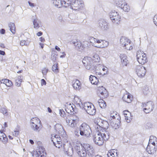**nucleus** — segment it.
Segmentation results:
<instances>
[{
  "instance_id": "obj_1",
  "label": "nucleus",
  "mask_w": 157,
  "mask_h": 157,
  "mask_svg": "<svg viewBox=\"0 0 157 157\" xmlns=\"http://www.w3.org/2000/svg\"><path fill=\"white\" fill-rule=\"evenodd\" d=\"M96 124L95 128L97 131L103 132L106 134H108L107 129L108 128L109 124L108 122L100 118L96 119L95 120Z\"/></svg>"
},
{
  "instance_id": "obj_2",
  "label": "nucleus",
  "mask_w": 157,
  "mask_h": 157,
  "mask_svg": "<svg viewBox=\"0 0 157 157\" xmlns=\"http://www.w3.org/2000/svg\"><path fill=\"white\" fill-rule=\"evenodd\" d=\"M93 136V140L95 144L99 146L102 145L109 138L108 134H106L99 131Z\"/></svg>"
},
{
  "instance_id": "obj_3",
  "label": "nucleus",
  "mask_w": 157,
  "mask_h": 157,
  "mask_svg": "<svg viewBox=\"0 0 157 157\" xmlns=\"http://www.w3.org/2000/svg\"><path fill=\"white\" fill-rule=\"evenodd\" d=\"M90 40L92 46L98 48H105L109 45V42L104 40L92 38Z\"/></svg>"
},
{
  "instance_id": "obj_4",
  "label": "nucleus",
  "mask_w": 157,
  "mask_h": 157,
  "mask_svg": "<svg viewBox=\"0 0 157 157\" xmlns=\"http://www.w3.org/2000/svg\"><path fill=\"white\" fill-rule=\"evenodd\" d=\"M30 125L31 128L35 132H39L42 128L41 121L37 117H34L31 119Z\"/></svg>"
},
{
  "instance_id": "obj_5",
  "label": "nucleus",
  "mask_w": 157,
  "mask_h": 157,
  "mask_svg": "<svg viewBox=\"0 0 157 157\" xmlns=\"http://www.w3.org/2000/svg\"><path fill=\"white\" fill-rule=\"evenodd\" d=\"M80 134L86 137L90 136L92 131L89 126L85 123H83L79 127Z\"/></svg>"
},
{
  "instance_id": "obj_6",
  "label": "nucleus",
  "mask_w": 157,
  "mask_h": 157,
  "mask_svg": "<svg viewBox=\"0 0 157 157\" xmlns=\"http://www.w3.org/2000/svg\"><path fill=\"white\" fill-rule=\"evenodd\" d=\"M76 48L79 51H85L89 48L90 45L87 41L81 43L80 41H76L73 43Z\"/></svg>"
},
{
  "instance_id": "obj_7",
  "label": "nucleus",
  "mask_w": 157,
  "mask_h": 157,
  "mask_svg": "<svg viewBox=\"0 0 157 157\" xmlns=\"http://www.w3.org/2000/svg\"><path fill=\"white\" fill-rule=\"evenodd\" d=\"M67 124L70 126L75 127L78 123V117L75 116H68L66 119Z\"/></svg>"
},
{
  "instance_id": "obj_8",
  "label": "nucleus",
  "mask_w": 157,
  "mask_h": 157,
  "mask_svg": "<svg viewBox=\"0 0 157 157\" xmlns=\"http://www.w3.org/2000/svg\"><path fill=\"white\" fill-rule=\"evenodd\" d=\"M120 44L121 46L128 50H131L132 49V44L131 40L127 38L121 37L120 39Z\"/></svg>"
},
{
  "instance_id": "obj_9",
  "label": "nucleus",
  "mask_w": 157,
  "mask_h": 157,
  "mask_svg": "<svg viewBox=\"0 0 157 157\" xmlns=\"http://www.w3.org/2000/svg\"><path fill=\"white\" fill-rule=\"evenodd\" d=\"M136 56L138 62L141 64H144L147 61L146 54L143 51H137Z\"/></svg>"
},
{
  "instance_id": "obj_10",
  "label": "nucleus",
  "mask_w": 157,
  "mask_h": 157,
  "mask_svg": "<svg viewBox=\"0 0 157 157\" xmlns=\"http://www.w3.org/2000/svg\"><path fill=\"white\" fill-rule=\"evenodd\" d=\"M83 108L87 113L90 115H94L96 113V109L94 105L90 102L84 103Z\"/></svg>"
},
{
  "instance_id": "obj_11",
  "label": "nucleus",
  "mask_w": 157,
  "mask_h": 157,
  "mask_svg": "<svg viewBox=\"0 0 157 157\" xmlns=\"http://www.w3.org/2000/svg\"><path fill=\"white\" fill-rule=\"evenodd\" d=\"M69 0H53V3L57 8L67 7L70 5Z\"/></svg>"
},
{
  "instance_id": "obj_12",
  "label": "nucleus",
  "mask_w": 157,
  "mask_h": 157,
  "mask_svg": "<svg viewBox=\"0 0 157 157\" xmlns=\"http://www.w3.org/2000/svg\"><path fill=\"white\" fill-rule=\"evenodd\" d=\"M136 74L140 78L144 77L146 74V70L145 67L142 65H137L135 68Z\"/></svg>"
},
{
  "instance_id": "obj_13",
  "label": "nucleus",
  "mask_w": 157,
  "mask_h": 157,
  "mask_svg": "<svg viewBox=\"0 0 157 157\" xmlns=\"http://www.w3.org/2000/svg\"><path fill=\"white\" fill-rule=\"evenodd\" d=\"M69 0V3L72 9L75 10H78L81 9L84 6V4L81 1L74 0L72 1Z\"/></svg>"
},
{
  "instance_id": "obj_14",
  "label": "nucleus",
  "mask_w": 157,
  "mask_h": 157,
  "mask_svg": "<svg viewBox=\"0 0 157 157\" xmlns=\"http://www.w3.org/2000/svg\"><path fill=\"white\" fill-rule=\"evenodd\" d=\"M51 140L56 147L59 148L62 146L61 139L58 135H52Z\"/></svg>"
},
{
  "instance_id": "obj_15",
  "label": "nucleus",
  "mask_w": 157,
  "mask_h": 157,
  "mask_svg": "<svg viewBox=\"0 0 157 157\" xmlns=\"http://www.w3.org/2000/svg\"><path fill=\"white\" fill-rule=\"evenodd\" d=\"M110 17L112 22L115 25L120 23V17L117 13L115 11H112L110 13Z\"/></svg>"
},
{
  "instance_id": "obj_16",
  "label": "nucleus",
  "mask_w": 157,
  "mask_h": 157,
  "mask_svg": "<svg viewBox=\"0 0 157 157\" xmlns=\"http://www.w3.org/2000/svg\"><path fill=\"white\" fill-rule=\"evenodd\" d=\"M82 62L86 69L91 70L92 67L93 60L91 58L86 56L83 59Z\"/></svg>"
},
{
  "instance_id": "obj_17",
  "label": "nucleus",
  "mask_w": 157,
  "mask_h": 157,
  "mask_svg": "<svg viewBox=\"0 0 157 157\" xmlns=\"http://www.w3.org/2000/svg\"><path fill=\"white\" fill-rule=\"evenodd\" d=\"M142 106L144 107V111L146 113H149L152 111L153 109V103L151 101L146 103H143Z\"/></svg>"
},
{
  "instance_id": "obj_18",
  "label": "nucleus",
  "mask_w": 157,
  "mask_h": 157,
  "mask_svg": "<svg viewBox=\"0 0 157 157\" xmlns=\"http://www.w3.org/2000/svg\"><path fill=\"white\" fill-rule=\"evenodd\" d=\"M75 149L78 155L80 157H86L87 153L84 147L81 145L79 144L75 147Z\"/></svg>"
},
{
  "instance_id": "obj_19",
  "label": "nucleus",
  "mask_w": 157,
  "mask_h": 157,
  "mask_svg": "<svg viewBox=\"0 0 157 157\" xmlns=\"http://www.w3.org/2000/svg\"><path fill=\"white\" fill-rule=\"evenodd\" d=\"M44 149L42 147H40L38 149L34 151L33 153V157H45L44 151Z\"/></svg>"
},
{
  "instance_id": "obj_20",
  "label": "nucleus",
  "mask_w": 157,
  "mask_h": 157,
  "mask_svg": "<svg viewBox=\"0 0 157 157\" xmlns=\"http://www.w3.org/2000/svg\"><path fill=\"white\" fill-rule=\"evenodd\" d=\"M98 24L99 27L102 31H106L109 29L107 23L104 20H99L98 21Z\"/></svg>"
},
{
  "instance_id": "obj_21",
  "label": "nucleus",
  "mask_w": 157,
  "mask_h": 157,
  "mask_svg": "<svg viewBox=\"0 0 157 157\" xmlns=\"http://www.w3.org/2000/svg\"><path fill=\"white\" fill-rule=\"evenodd\" d=\"M66 110L69 113H76L77 111L75 105L71 103L67 105Z\"/></svg>"
},
{
  "instance_id": "obj_22",
  "label": "nucleus",
  "mask_w": 157,
  "mask_h": 157,
  "mask_svg": "<svg viewBox=\"0 0 157 157\" xmlns=\"http://www.w3.org/2000/svg\"><path fill=\"white\" fill-rule=\"evenodd\" d=\"M72 86L75 90H79L81 88L82 84L79 80L75 79L73 81Z\"/></svg>"
},
{
  "instance_id": "obj_23",
  "label": "nucleus",
  "mask_w": 157,
  "mask_h": 157,
  "mask_svg": "<svg viewBox=\"0 0 157 157\" xmlns=\"http://www.w3.org/2000/svg\"><path fill=\"white\" fill-rule=\"evenodd\" d=\"M85 149L86 150V153L88 155H91L94 153V150L92 146L89 144L84 145Z\"/></svg>"
},
{
  "instance_id": "obj_24",
  "label": "nucleus",
  "mask_w": 157,
  "mask_h": 157,
  "mask_svg": "<svg viewBox=\"0 0 157 157\" xmlns=\"http://www.w3.org/2000/svg\"><path fill=\"white\" fill-rule=\"evenodd\" d=\"M73 102L77 107L80 108H82L83 107L82 102L81 99L78 96H75L74 97Z\"/></svg>"
},
{
  "instance_id": "obj_25",
  "label": "nucleus",
  "mask_w": 157,
  "mask_h": 157,
  "mask_svg": "<svg viewBox=\"0 0 157 157\" xmlns=\"http://www.w3.org/2000/svg\"><path fill=\"white\" fill-rule=\"evenodd\" d=\"M156 150V148L155 146L148 144L147 148L146 151L149 154H151L155 153Z\"/></svg>"
},
{
  "instance_id": "obj_26",
  "label": "nucleus",
  "mask_w": 157,
  "mask_h": 157,
  "mask_svg": "<svg viewBox=\"0 0 157 157\" xmlns=\"http://www.w3.org/2000/svg\"><path fill=\"white\" fill-rule=\"evenodd\" d=\"M99 95L100 97L103 98L107 97V93L105 88L103 87H101L99 88Z\"/></svg>"
},
{
  "instance_id": "obj_27",
  "label": "nucleus",
  "mask_w": 157,
  "mask_h": 157,
  "mask_svg": "<svg viewBox=\"0 0 157 157\" xmlns=\"http://www.w3.org/2000/svg\"><path fill=\"white\" fill-rule=\"evenodd\" d=\"M123 99L124 101L128 102H130L132 99V95L129 93L125 94L123 97Z\"/></svg>"
},
{
  "instance_id": "obj_28",
  "label": "nucleus",
  "mask_w": 157,
  "mask_h": 157,
  "mask_svg": "<svg viewBox=\"0 0 157 157\" xmlns=\"http://www.w3.org/2000/svg\"><path fill=\"white\" fill-rule=\"evenodd\" d=\"M3 83L5 84L7 86L11 87L13 85L12 81L7 79H3L0 80V84Z\"/></svg>"
},
{
  "instance_id": "obj_29",
  "label": "nucleus",
  "mask_w": 157,
  "mask_h": 157,
  "mask_svg": "<svg viewBox=\"0 0 157 157\" xmlns=\"http://www.w3.org/2000/svg\"><path fill=\"white\" fill-rule=\"evenodd\" d=\"M107 155V157H117V151L115 149L110 150Z\"/></svg>"
},
{
  "instance_id": "obj_30",
  "label": "nucleus",
  "mask_w": 157,
  "mask_h": 157,
  "mask_svg": "<svg viewBox=\"0 0 157 157\" xmlns=\"http://www.w3.org/2000/svg\"><path fill=\"white\" fill-rule=\"evenodd\" d=\"M123 113L127 122H130L131 120V116L130 113L128 111L125 110L124 111Z\"/></svg>"
},
{
  "instance_id": "obj_31",
  "label": "nucleus",
  "mask_w": 157,
  "mask_h": 157,
  "mask_svg": "<svg viewBox=\"0 0 157 157\" xmlns=\"http://www.w3.org/2000/svg\"><path fill=\"white\" fill-rule=\"evenodd\" d=\"M89 80L92 84L96 85H98V79L94 76L91 75L90 76Z\"/></svg>"
},
{
  "instance_id": "obj_32",
  "label": "nucleus",
  "mask_w": 157,
  "mask_h": 157,
  "mask_svg": "<svg viewBox=\"0 0 157 157\" xmlns=\"http://www.w3.org/2000/svg\"><path fill=\"white\" fill-rule=\"evenodd\" d=\"M121 62L123 66H126L129 63L128 60L127 59V56L124 55H123L121 56Z\"/></svg>"
},
{
  "instance_id": "obj_33",
  "label": "nucleus",
  "mask_w": 157,
  "mask_h": 157,
  "mask_svg": "<svg viewBox=\"0 0 157 157\" xmlns=\"http://www.w3.org/2000/svg\"><path fill=\"white\" fill-rule=\"evenodd\" d=\"M157 143V138L154 136H150L149 142L148 144L155 146V143Z\"/></svg>"
},
{
  "instance_id": "obj_34",
  "label": "nucleus",
  "mask_w": 157,
  "mask_h": 157,
  "mask_svg": "<svg viewBox=\"0 0 157 157\" xmlns=\"http://www.w3.org/2000/svg\"><path fill=\"white\" fill-rule=\"evenodd\" d=\"M120 7L126 12H128L130 10L129 6L125 2L122 3L121 6H120Z\"/></svg>"
},
{
  "instance_id": "obj_35",
  "label": "nucleus",
  "mask_w": 157,
  "mask_h": 157,
  "mask_svg": "<svg viewBox=\"0 0 157 157\" xmlns=\"http://www.w3.org/2000/svg\"><path fill=\"white\" fill-rule=\"evenodd\" d=\"M109 113L111 119H115L117 116V112L113 110H109Z\"/></svg>"
},
{
  "instance_id": "obj_36",
  "label": "nucleus",
  "mask_w": 157,
  "mask_h": 157,
  "mask_svg": "<svg viewBox=\"0 0 157 157\" xmlns=\"http://www.w3.org/2000/svg\"><path fill=\"white\" fill-rule=\"evenodd\" d=\"M64 152L69 156H71L73 154V148L71 147H69L67 150L65 149Z\"/></svg>"
},
{
  "instance_id": "obj_37",
  "label": "nucleus",
  "mask_w": 157,
  "mask_h": 157,
  "mask_svg": "<svg viewBox=\"0 0 157 157\" xmlns=\"http://www.w3.org/2000/svg\"><path fill=\"white\" fill-rule=\"evenodd\" d=\"M22 77L21 76H18L16 80L15 84L17 86H20L22 82Z\"/></svg>"
},
{
  "instance_id": "obj_38",
  "label": "nucleus",
  "mask_w": 157,
  "mask_h": 157,
  "mask_svg": "<svg viewBox=\"0 0 157 157\" xmlns=\"http://www.w3.org/2000/svg\"><path fill=\"white\" fill-rule=\"evenodd\" d=\"M9 27L11 32L13 34H15L16 32V28L15 24L13 23H10L9 24Z\"/></svg>"
},
{
  "instance_id": "obj_39",
  "label": "nucleus",
  "mask_w": 157,
  "mask_h": 157,
  "mask_svg": "<svg viewBox=\"0 0 157 157\" xmlns=\"http://www.w3.org/2000/svg\"><path fill=\"white\" fill-rule=\"evenodd\" d=\"M98 103L101 108H104L106 106L105 102L102 99H99Z\"/></svg>"
},
{
  "instance_id": "obj_40",
  "label": "nucleus",
  "mask_w": 157,
  "mask_h": 157,
  "mask_svg": "<svg viewBox=\"0 0 157 157\" xmlns=\"http://www.w3.org/2000/svg\"><path fill=\"white\" fill-rule=\"evenodd\" d=\"M55 128L57 133H59L60 132L63 130V127L61 124H56Z\"/></svg>"
},
{
  "instance_id": "obj_41",
  "label": "nucleus",
  "mask_w": 157,
  "mask_h": 157,
  "mask_svg": "<svg viewBox=\"0 0 157 157\" xmlns=\"http://www.w3.org/2000/svg\"><path fill=\"white\" fill-rule=\"evenodd\" d=\"M52 70L55 73H58L59 71L58 64L57 63H55L52 67Z\"/></svg>"
},
{
  "instance_id": "obj_42",
  "label": "nucleus",
  "mask_w": 157,
  "mask_h": 157,
  "mask_svg": "<svg viewBox=\"0 0 157 157\" xmlns=\"http://www.w3.org/2000/svg\"><path fill=\"white\" fill-rule=\"evenodd\" d=\"M93 60L95 62H99L100 60V58L97 54H95L93 57Z\"/></svg>"
},
{
  "instance_id": "obj_43",
  "label": "nucleus",
  "mask_w": 157,
  "mask_h": 157,
  "mask_svg": "<svg viewBox=\"0 0 157 157\" xmlns=\"http://www.w3.org/2000/svg\"><path fill=\"white\" fill-rule=\"evenodd\" d=\"M33 24L34 28L37 29L39 27V21L37 19H34L33 21Z\"/></svg>"
},
{
  "instance_id": "obj_44",
  "label": "nucleus",
  "mask_w": 157,
  "mask_h": 157,
  "mask_svg": "<svg viewBox=\"0 0 157 157\" xmlns=\"http://www.w3.org/2000/svg\"><path fill=\"white\" fill-rule=\"evenodd\" d=\"M2 138L0 140L4 144H6L8 141V139L7 137L6 136V135H5V136H2L1 138Z\"/></svg>"
},
{
  "instance_id": "obj_45",
  "label": "nucleus",
  "mask_w": 157,
  "mask_h": 157,
  "mask_svg": "<svg viewBox=\"0 0 157 157\" xmlns=\"http://www.w3.org/2000/svg\"><path fill=\"white\" fill-rule=\"evenodd\" d=\"M1 112L5 115H8V113H7V110L6 108L3 107L1 109Z\"/></svg>"
},
{
  "instance_id": "obj_46",
  "label": "nucleus",
  "mask_w": 157,
  "mask_h": 157,
  "mask_svg": "<svg viewBox=\"0 0 157 157\" xmlns=\"http://www.w3.org/2000/svg\"><path fill=\"white\" fill-rule=\"evenodd\" d=\"M48 69L46 68H43L42 70V72L43 76L46 75L48 72Z\"/></svg>"
},
{
  "instance_id": "obj_47",
  "label": "nucleus",
  "mask_w": 157,
  "mask_h": 157,
  "mask_svg": "<svg viewBox=\"0 0 157 157\" xmlns=\"http://www.w3.org/2000/svg\"><path fill=\"white\" fill-rule=\"evenodd\" d=\"M13 135L15 136H17L19 134V129L16 128L15 129L13 132H12Z\"/></svg>"
},
{
  "instance_id": "obj_48",
  "label": "nucleus",
  "mask_w": 157,
  "mask_h": 157,
  "mask_svg": "<svg viewBox=\"0 0 157 157\" xmlns=\"http://www.w3.org/2000/svg\"><path fill=\"white\" fill-rule=\"evenodd\" d=\"M59 114L62 117H65V113L62 109H59Z\"/></svg>"
},
{
  "instance_id": "obj_49",
  "label": "nucleus",
  "mask_w": 157,
  "mask_h": 157,
  "mask_svg": "<svg viewBox=\"0 0 157 157\" xmlns=\"http://www.w3.org/2000/svg\"><path fill=\"white\" fill-rule=\"evenodd\" d=\"M124 2L123 0H116L115 1L116 4L119 7Z\"/></svg>"
},
{
  "instance_id": "obj_50",
  "label": "nucleus",
  "mask_w": 157,
  "mask_h": 157,
  "mask_svg": "<svg viewBox=\"0 0 157 157\" xmlns=\"http://www.w3.org/2000/svg\"><path fill=\"white\" fill-rule=\"evenodd\" d=\"M57 55L55 54H53L52 55L51 59L54 62L55 61L57 58Z\"/></svg>"
},
{
  "instance_id": "obj_51",
  "label": "nucleus",
  "mask_w": 157,
  "mask_h": 157,
  "mask_svg": "<svg viewBox=\"0 0 157 157\" xmlns=\"http://www.w3.org/2000/svg\"><path fill=\"white\" fill-rule=\"evenodd\" d=\"M103 71H104V72L103 73V75H105L107 74L108 71V68L106 67H103L102 68Z\"/></svg>"
},
{
  "instance_id": "obj_52",
  "label": "nucleus",
  "mask_w": 157,
  "mask_h": 157,
  "mask_svg": "<svg viewBox=\"0 0 157 157\" xmlns=\"http://www.w3.org/2000/svg\"><path fill=\"white\" fill-rule=\"evenodd\" d=\"M153 21L155 24L157 26V15H156L154 16Z\"/></svg>"
},
{
  "instance_id": "obj_53",
  "label": "nucleus",
  "mask_w": 157,
  "mask_h": 157,
  "mask_svg": "<svg viewBox=\"0 0 157 157\" xmlns=\"http://www.w3.org/2000/svg\"><path fill=\"white\" fill-rule=\"evenodd\" d=\"M46 82L45 80L43 79H41V84L42 86L43 85H46Z\"/></svg>"
},
{
  "instance_id": "obj_54",
  "label": "nucleus",
  "mask_w": 157,
  "mask_h": 157,
  "mask_svg": "<svg viewBox=\"0 0 157 157\" xmlns=\"http://www.w3.org/2000/svg\"><path fill=\"white\" fill-rule=\"evenodd\" d=\"M20 44L21 46L26 45V41L25 40H22L20 41Z\"/></svg>"
},
{
  "instance_id": "obj_55",
  "label": "nucleus",
  "mask_w": 157,
  "mask_h": 157,
  "mask_svg": "<svg viewBox=\"0 0 157 157\" xmlns=\"http://www.w3.org/2000/svg\"><path fill=\"white\" fill-rule=\"evenodd\" d=\"M28 3L29 6H30L31 8H33L36 6L35 4L30 2H28Z\"/></svg>"
},
{
  "instance_id": "obj_56",
  "label": "nucleus",
  "mask_w": 157,
  "mask_h": 157,
  "mask_svg": "<svg viewBox=\"0 0 157 157\" xmlns=\"http://www.w3.org/2000/svg\"><path fill=\"white\" fill-rule=\"evenodd\" d=\"M148 87H145L144 89L143 90V92L145 94H147L148 93L149 91H148Z\"/></svg>"
},
{
  "instance_id": "obj_57",
  "label": "nucleus",
  "mask_w": 157,
  "mask_h": 157,
  "mask_svg": "<svg viewBox=\"0 0 157 157\" xmlns=\"http://www.w3.org/2000/svg\"><path fill=\"white\" fill-rule=\"evenodd\" d=\"M6 135L2 131H0V140L2 138V136H5Z\"/></svg>"
},
{
  "instance_id": "obj_58",
  "label": "nucleus",
  "mask_w": 157,
  "mask_h": 157,
  "mask_svg": "<svg viewBox=\"0 0 157 157\" xmlns=\"http://www.w3.org/2000/svg\"><path fill=\"white\" fill-rule=\"evenodd\" d=\"M62 55H61L60 56V58H63L64 57H65V56H66V54L65 53V52H63L62 53Z\"/></svg>"
},
{
  "instance_id": "obj_59",
  "label": "nucleus",
  "mask_w": 157,
  "mask_h": 157,
  "mask_svg": "<svg viewBox=\"0 0 157 157\" xmlns=\"http://www.w3.org/2000/svg\"><path fill=\"white\" fill-rule=\"evenodd\" d=\"M5 30L3 29H2L0 31V33L2 34H4L5 33Z\"/></svg>"
},
{
  "instance_id": "obj_60",
  "label": "nucleus",
  "mask_w": 157,
  "mask_h": 157,
  "mask_svg": "<svg viewBox=\"0 0 157 157\" xmlns=\"http://www.w3.org/2000/svg\"><path fill=\"white\" fill-rule=\"evenodd\" d=\"M39 40L41 42H44L45 41L44 39L42 37H40L39 38Z\"/></svg>"
},
{
  "instance_id": "obj_61",
  "label": "nucleus",
  "mask_w": 157,
  "mask_h": 157,
  "mask_svg": "<svg viewBox=\"0 0 157 157\" xmlns=\"http://www.w3.org/2000/svg\"><path fill=\"white\" fill-rule=\"evenodd\" d=\"M55 49L58 51H60L61 50L57 46H55Z\"/></svg>"
},
{
  "instance_id": "obj_62",
  "label": "nucleus",
  "mask_w": 157,
  "mask_h": 157,
  "mask_svg": "<svg viewBox=\"0 0 157 157\" xmlns=\"http://www.w3.org/2000/svg\"><path fill=\"white\" fill-rule=\"evenodd\" d=\"M5 54V52L3 51L0 50V54L2 55H4Z\"/></svg>"
},
{
  "instance_id": "obj_63",
  "label": "nucleus",
  "mask_w": 157,
  "mask_h": 157,
  "mask_svg": "<svg viewBox=\"0 0 157 157\" xmlns=\"http://www.w3.org/2000/svg\"><path fill=\"white\" fill-rule=\"evenodd\" d=\"M29 142L31 144H33L34 143L33 141L31 139L29 140Z\"/></svg>"
},
{
  "instance_id": "obj_64",
  "label": "nucleus",
  "mask_w": 157,
  "mask_h": 157,
  "mask_svg": "<svg viewBox=\"0 0 157 157\" xmlns=\"http://www.w3.org/2000/svg\"><path fill=\"white\" fill-rule=\"evenodd\" d=\"M42 34L43 33L42 32H40L37 33V35L38 36H40L42 35Z\"/></svg>"
}]
</instances>
